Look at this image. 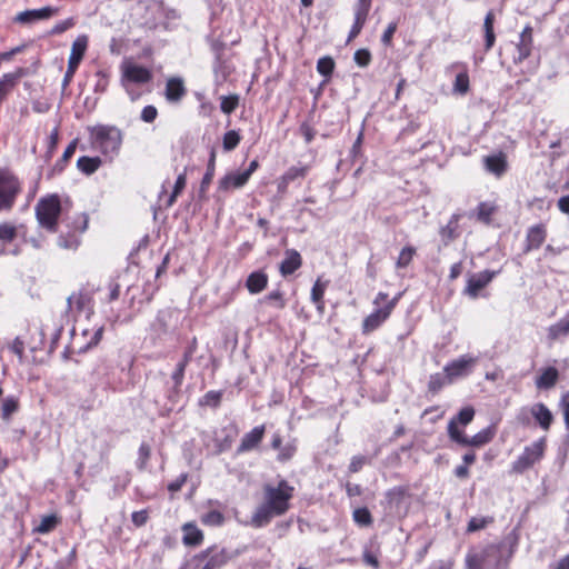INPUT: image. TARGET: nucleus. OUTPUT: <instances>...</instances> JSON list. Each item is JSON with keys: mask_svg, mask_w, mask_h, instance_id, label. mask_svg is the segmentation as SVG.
Returning <instances> with one entry per match:
<instances>
[{"mask_svg": "<svg viewBox=\"0 0 569 569\" xmlns=\"http://www.w3.org/2000/svg\"><path fill=\"white\" fill-rule=\"evenodd\" d=\"M295 488L287 480H280L277 486L263 487V501L251 517L250 525L254 528L267 526L274 517L284 515L290 508Z\"/></svg>", "mask_w": 569, "mask_h": 569, "instance_id": "f257e3e1", "label": "nucleus"}, {"mask_svg": "<svg viewBox=\"0 0 569 569\" xmlns=\"http://www.w3.org/2000/svg\"><path fill=\"white\" fill-rule=\"evenodd\" d=\"M532 39L527 40L526 38L519 39V43L517 44L518 57L516 59L517 62H522L527 58L530 57L532 50Z\"/></svg>", "mask_w": 569, "mask_h": 569, "instance_id": "37998d69", "label": "nucleus"}, {"mask_svg": "<svg viewBox=\"0 0 569 569\" xmlns=\"http://www.w3.org/2000/svg\"><path fill=\"white\" fill-rule=\"evenodd\" d=\"M547 238V228L543 223L531 226L527 230L523 252L528 253L539 249Z\"/></svg>", "mask_w": 569, "mask_h": 569, "instance_id": "ddd939ff", "label": "nucleus"}, {"mask_svg": "<svg viewBox=\"0 0 569 569\" xmlns=\"http://www.w3.org/2000/svg\"><path fill=\"white\" fill-rule=\"evenodd\" d=\"M398 299L399 296L388 300V293L379 292L373 300L375 311L363 319L362 332L369 333L379 328L391 315Z\"/></svg>", "mask_w": 569, "mask_h": 569, "instance_id": "39448f33", "label": "nucleus"}, {"mask_svg": "<svg viewBox=\"0 0 569 569\" xmlns=\"http://www.w3.org/2000/svg\"><path fill=\"white\" fill-rule=\"evenodd\" d=\"M407 495V488L399 486L386 492V501L388 507L398 509Z\"/></svg>", "mask_w": 569, "mask_h": 569, "instance_id": "72a5a7b5", "label": "nucleus"}, {"mask_svg": "<svg viewBox=\"0 0 569 569\" xmlns=\"http://www.w3.org/2000/svg\"><path fill=\"white\" fill-rule=\"evenodd\" d=\"M327 288L326 282H321L319 279L315 282L311 289V300L317 306V309L323 310V295Z\"/></svg>", "mask_w": 569, "mask_h": 569, "instance_id": "e433bc0d", "label": "nucleus"}, {"mask_svg": "<svg viewBox=\"0 0 569 569\" xmlns=\"http://www.w3.org/2000/svg\"><path fill=\"white\" fill-rule=\"evenodd\" d=\"M121 84L130 96L131 100H136L139 96L132 90L131 84H144L152 80L150 69L126 60L121 63Z\"/></svg>", "mask_w": 569, "mask_h": 569, "instance_id": "423d86ee", "label": "nucleus"}, {"mask_svg": "<svg viewBox=\"0 0 569 569\" xmlns=\"http://www.w3.org/2000/svg\"><path fill=\"white\" fill-rule=\"evenodd\" d=\"M240 142V136L237 131L230 130L223 136V149L226 151L233 150Z\"/></svg>", "mask_w": 569, "mask_h": 569, "instance_id": "864d4df0", "label": "nucleus"}, {"mask_svg": "<svg viewBox=\"0 0 569 569\" xmlns=\"http://www.w3.org/2000/svg\"><path fill=\"white\" fill-rule=\"evenodd\" d=\"M88 42L89 39L86 34H80L76 38L71 46V52L69 56L68 64H71L77 68L79 67L80 62L82 61L86 54Z\"/></svg>", "mask_w": 569, "mask_h": 569, "instance_id": "6ab92c4d", "label": "nucleus"}, {"mask_svg": "<svg viewBox=\"0 0 569 569\" xmlns=\"http://www.w3.org/2000/svg\"><path fill=\"white\" fill-rule=\"evenodd\" d=\"M77 149V140H72L68 147L64 149L61 159L56 163V168L60 171L63 170L64 163L69 161V159L73 156Z\"/></svg>", "mask_w": 569, "mask_h": 569, "instance_id": "13d9d810", "label": "nucleus"}, {"mask_svg": "<svg viewBox=\"0 0 569 569\" xmlns=\"http://www.w3.org/2000/svg\"><path fill=\"white\" fill-rule=\"evenodd\" d=\"M239 104V97L237 94L221 97L220 109L223 113H232Z\"/></svg>", "mask_w": 569, "mask_h": 569, "instance_id": "49530a36", "label": "nucleus"}, {"mask_svg": "<svg viewBox=\"0 0 569 569\" xmlns=\"http://www.w3.org/2000/svg\"><path fill=\"white\" fill-rule=\"evenodd\" d=\"M19 408V402L14 397H7L1 407L2 418L6 421H9L11 415L14 413Z\"/></svg>", "mask_w": 569, "mask_h": 569, "instance_id": "c03bdc74", "label": "nucleus"}, {"mask_svg": "<svg viewBox=\"0 0 569 569\" xmlns=\"http://www.w3.org/2000/svg\"><path fill=\"white\" fill-rule=\"evenodd\" d=\"M96 77H97V83H96L94 90L101 91V92L106 91V89L109 84V78H108L107 72H104L102 70H98L96 72Z\"/></svg>", "mask_w": 569, "mask_h": 569, "instance_id": "338daca9", "label": "nucleus"}, {"mask_svg": "<svg viewBox=\"0 0 569 569\" xmlns=\"http://www.w3.org/2000/svg\"><path fill=\"white\" fill-rule=\"evenodd\" d=\"M459 220H460V214L455 213L451 216L448 223L446 226L441 227L439 233H440L441 240L445 244H448L449 242H451L452 240L458 238Z\"/></svg>", "mask_w": 569, "mask_h": 569, "instance_id": "bb28decb", "label": "nucleus"}, {"mask_svg": "<svg viewBox=\"0 0 569 569\" xmlns=\"http://www.w3.org/2000/svg\"><path fill=\"white\" fill-rule=\"evenodd\" d=\"M530 412L543 430H549L553 420V416L545 403H535L531 407Z\"/></svg>", "mask_w": 569, "mask_h": 569, "instance_id": "393cba45", "label": "nucleus"}, {"mask_svg": "<svg viewBox=\"0 0 569 569\" xmlns=\"http://www.w3.org/2000/svg\"><path fill=\"white\" fill-rule=\"evenodd\" d=\"M355 62L361 67H367L371 61V53L367 49H358L353 54Z\"/></svg>", "mask_w": 569, "mask_h": 569, "instance_id": "680f3d73", "label": "nucleus"}, {"mask_svg": "<svg viewBox=\"0 0 569 569\" xmlns=\"http://www.w3.org/2000/svg\"><path fill=\"white\" fill-rule=\"evenodd\" d=\"M138 453H139V458L137 461V466L140 470H143L146 468L147 462L151 455V449H150L149 445H147L146 442L141 443L139 447Z\"/></svg>", "mask_w": 569, "mask_h": 569, "instance_id": "bf43d9fd", "label": "nucleus"}, {"mask_svg": "<svg viewBox=\"0 0 569 569\" xmlns=\"http://www.w3.org/2000/svg\"><path fill=\"white\" fill-rule=\"evenodd\" d=\"M186 94V88L181 78H171L167 81L164 96L170 102L180 101Z\"/></svg>", "mask_w": 569, "mask_h": 569, "instance_id": "a878e982", "label": "nucleus"}, {"mask_svg": "<svg viewBox=\"0 0 569 569\" xmlns=\"http://www.w3.org/2000/svg\"><path fill=\"white\" fill-rule=\"evenodd\" d=\"M207 559L202 569H219L224 566L233 556L227 549H218L216 547L208 548L201 553Z\"/></svg>", "mask_w": 569, "mask_h": 569, "instance_id": "2eb2a0df", "label": "nucleus"}, {"mask_svg": "<svg viewBox=\"0 0 569 569\" xmlns=\"http://www.w3.org/2000/svg\"><path fill=\"white\" fill-rule=\"evenodd\" d=\"M263 301L272 303L278 309H283L286 307V301L283 299L282 293L279 290L271 291L264 296Z\"/></svg>", "mask_w": 569, "mask_h": 569, "instance_id": "4d7b16f0", "label": "nucleus"}, {"mask_svg": "<svg viewBox=\"0 0 569 569\" xmlns=\"http://www.w3.org/2000/svg\"><path fill=\"white\" fill-rule=\"evenodd\" d=\"M89 217L87 213L78 214L72 222V230L68 236L61 234L59 237V246L64 249H76L79 243V234L84 232L88 228Z\"/></svg>", "mask_w": 569, "mask_h": 569, "instance_id": "9b49d317", "label": "nucleus"}, {"mask_svg": "<svg viewBox=\"0 0 569 569\" xmlns=\"http://www.w3.org/2000/svg\"><path fill=\"white\" fill-rule=\"evenodd\" d=\"M367 18L368 17H366V16L355 13V21L349 31L348 42L352 41L355 38H357L360 34V32L367 21Z\"/></svg>", "mask_w": 569, "mask_h": 569, "instance_id": "603ef678", "label": "nucleus"}, {"mask_svg": "<svg viewBox=\"0 0 569 569\" xmlns=\"http://www.w3.org/2000/svg\"><path fill=\"white\" fill-rule=\"evenodd\" d=\"M249 179L242 171H231L224 174L218 182V192H229L242 188Z\"/></svg>", "mask_w": 569, "mask_h": 569, "instance_id": "dca6fc26", "label": "nucleus"}, {"mask_svg": "<svg viewBox=\"0 0 569 569\" xmlns=\"http://www.w3.org/2000/svg\"><path fill=\"white\" fill-rule=\"evenodd\" d=\"M186 368H187V365H184L180 361L177 363L176 369L171 375V379L173 381L174 389H179L181 387L183 378H184Z\"/></svg>", "mask_w": 569, "mask_h": 569, "instance_id": "052dcab7", "label": "nucleus"}, {"mask_svg": "<svg viewBox=\"0 0 569 569\" xmlns=\"http://www.w3.org/2000/svg\"><path fill=\"white\" fill-rule=\"evenodd\" d=\"M448 435L450 439L463 447H482L489 443L496 433L493 427H487L480 430L478 433L472 436L471 438L467 437L453 422L448 423Z\"/></svg>", "mask_w": 569, "mask_h": 569, "instance_id": "1a4fd4ad", "label": "nucleus"}, {"mask_svg": "<svg viewBox=\"0 0 569 569\" xmlns=\"http://www.w3.org/2000/svg\"><path fill=\"white\" fill-rule=\"evenodd\" d=\"M213 71L217 81H224L229 76V71L227 70V67L224 66L219 56H217L216 63L213 66Z\"/></svg>", "mask_w": 569, "mask_h": 569, "instance_id": "0e129e2a", "label": "nucleus"}, {"mask_svg": "<svg viewBox=\"0 0 569 569\" xmlns=\"http://www.w3.org/2000/svg\"><path fill=\"white\" fill-rule=\"evenodd\" d=\"M76 24V20L73 18H68L63 21H60L53 26L50 30V34H61L64 31L71 29Z\"/></svg>", "mask_w": 569, "mask_h": 569, "instance_id": "e2e57ef3", "label": "nucleus"}, {"mask_svg": "<svg viewBox=\"0 0 569 569\" xmlns=\"http://www.w3.org/2000/svg\"><path fill=\"white\" fill-rule=\"evenodd\" d=\"M475 417V409L472 407L462 408L458 415L450 419L449 422H453L458 427V423L462 426L469 425Z\"/></svg>", "mask_w": 569, "mask_h": 569, "instance_id": "79ce46f5", "label": "nucleus"}, {"mask_svg": "<svg viewBox=\"0 0 569 569\" xmlns=\"http://www.w3.org/2000/svg\"><path fill=\"white\" fill-rule=\"evenodd\" d=\"M493 23H495V14L492 11H488L485 20H483V29H485V49L486 51H489L496 41V36L493 31Z\"/></svg>", "mask_w": 569, "mask_h": 569, "instance_id": "7c9ffc66", "label": "nucleus"}, {"mask_svg": "<svg viewBox=\"0 0 569 569\" xmlns=\"http://www.w3.org/2000/svg\"><path fill=\"white\" fill-rule=\"evenodd\" d=\"M546 439L541 438L525 447L522 453L512 462L511 472L521 475L539 462L545 455Z\"/></svg>", "mask_w": 569, "mask_h": 569, "instance_id": "6e6552de", "label": "nucleus"}, {"mask_svg": "<svg viewBox=\"0 0 569 569\" xmlns=\"http://www.w3.org/2000/svg\"><path fill=\"white\" fill-rule=\"evenodd\" d=\"M221 398H222V391L211 390V391H208L203 396L201 403L217 408L221 402Z\"/></svg>", "mask_w": 569, "mask_h": 569, "instance_id": "6e6d98bb", "label": "nucleus"}, {"mask_svg": "<svg viewBox=\"0 0 569 569\" xmlns=\"http://www.w3.org/2000/svg\"><path fill=\"white\" fill-rule=\"evenodd\" d=\"M302 259L298 251L287 250L286 258L281 261L279 270L283 277L292 274L301 267Z\"/></svg>", "mask_w": 569, "mask_h": 569, "instance_id": "412c9836", "label": "nucleus"}, {"mask_svg": "<svg viewBox=\"0 0 569 569\" xmlns=\"http://www.w3.org/2000/svg\"><path fill=\"white\" fill-rule=\"evenodd\" d=\"M19 228L12 222L0 223V241L3 243H11L18 237Z\"/></svg>", "mask_w": 569, "mask_h": 569, "instance_id": "c9c22d12", "label": "nucleus"}, {"mask_svg": "<svg viewBox=\"0 0 569 569\" xmlns=\"http://www.w3.org/2000/svg\"><path fill=\"white\" fill-rule=\"evenodd\" d=\"M502 550L501 543L472 548L466 556V567L467 569H503Z\"/></svg>", "mask_w": 569, "mask_h": 569, "instance_id": "7ed1b4c3", "label": "nucleus"}, {"mask_svg": "<svg viewBox=\"0 0 569 569\" xmlns=\"http://www.w3.org/2000/svg\"><path fill=\"white\" fill-rule=\"evenodd\" d=\"M309 168L307 166L303 167H290L282 177L288 181L292 182L296 179H303L308 173Z\"/></svg>", "mask_w": 569, "mask_h": 569, "instance_id": "de8ad7c7", "label": "nucleus"}, {"mask_svg": "<svg viewBox=\"0 0 569 569\" xmlns=\"http://www.w3.org/2000/svg\"><path fill=\"white\" fill-rule=\"evenodd\" d=\"M214 171H216V150L212 148L210 150V157L208 160L206 173L200 183V190H199L200 196H202L207 192L210 183L212 182Z\"/></svg>", "mask_w": 569, "mask_h": 569, "instance_id": "c756f323", "label": "nucleus"}, {"mask_svg": "<svg viewBox=\"0 0 569 569\" xmlns=\"http://www.w3.org/2000/svg\"><path fill=\"white\" fill-rule=\"evenodd\" d=\"M24 74L26 70L23 68H18L16 71L4 73L0 78V102L14 89Z\"/></svg>", "mask_w": 569, "mask_h": 569, "instance_id": "f3484780", "label": "nucleus"}, {"mask_svg": "<svg viewBox=\"0 0 569 569\" xmlns=\"http://www.w3.org/2000/svg\"><path fill=\"white\" fill-rule=\"evenodd\" d=\"M489 522V520L487 518H483V517H473L469 520L468 522V527H467V530L469 532H473V531H477V530H480V529H483L487 523Z\"/></svg>", "mask_w": 569, "mask_h": 569, "instance_id": "69168bd1", "label": "nucleus"}, {"mask_svg": "<svg viewBox=\"0 0 569 569\" xmlns=\"http://www.w3.org/2000/svg\"><path fill=\"white\" fill-rule=\"evenodd\" d=\"M452 381H449L448 375L443 371V373H435L430 376L428 388L431 392L436 393L438 392L443 386L451 383Z\"/></svg>", "mask_w": 569, "mask_h": 569, "instance_id": "ea45409f", "label": "nucleus"}, {"mask_svg": "<svg viewBox=\"0 0 569 569\" xmlns=\"http://www.w3.org/2000/svg\"><path fill=\"white\" fill-rule=\"evenodd\" d=\"M559 380V371L555 367H546L540 370L536 377L535 385L539 390H549L553 388Z\"/></svg>", "mask_w": 569, "mask_h": 569, "instance_id": "a211bd4d", "label": "nucleus"}, {"mask_svg": "<svg viewBox=\"0 0 569 569\" xmlns=\"http://www.w3.org/2000/svg\"><path fill=\"white\" fill-rule=\"evenodd\" d=\"M59 13V8L47 6L40 9H31L14 16L13 22L19 24H32L41 20H48Z\"/></svg>", "mask_w": 569, "mask_h": 569, "instance_id": "f8f14e48", "label": "nucleus"}, {"mask_svg": "<svg viewBox=\"0 0 569 569\" xmlns=\"http://www.w3.org/2000/svg\"><path fill=\"white\" fill-rule=\"evenodd\" d=\"M353 520L359 526L368 527L372 523V517L367 508H358L352 513Z\"/></svg>", "mask_w": 569, "mask_h": 569, "instance_id": "8fccbe9b", "label": "nucleus"}, {"mask_svg": "<svg viewBox=\"0 0 569 569\" xmlns=\"http://www.w3.org/2000/svg\"><path fill=\"white\" fill-rule=\"evenodd\" d=\"M34 210L40 227L49 232H57L58 219L62 211L60 197L56 193L42 197L36 204Z\"/></svg>", "mask_w": 569, "mask_h": 569, "instance_id": "20e7f679", "label": "nucleus"}, {"mask_svg": "<svg viewBox=\"0 0 569 569\" xmlns=\"http://www.w3.org/2000/svg\"><path fill=\"white\" fill-rule=\"evenodd\" d=\"M469 90V76L467 72H460L456 76L453 91L460 94L467 93Z\"/></svg>", "mask_w": 569, "mask_h": 569, "instance_id": "3c124183", "label": "nucleus"}, {"mask_svg": "<svg viewBox=\"0 0 569 569\" xmlns=\"http://www.w3.org/2000/svg\"><path fill=\"white\" fill-rule=\"evenodd\" d=\"M335 66L336 63L333 59L329 56H326L318 60L317 71L328 80L335 70Z\"/></svg>", "mask_w": 569, "mask_h": 569, "instance_id": "a19ab883", "label": "nucleus"}, {"mask_svg": "<svg viewBox=\"0 0 569 569\" xmlns=\"http://www.w3.org/2000/svg\"><path fill=\"white\" fill-rule=\"evenodd\" d=\"M560 406L562 408L566 427L569 428V391L561 397Z\"/></svg>", "mask_w": 569, "mask_h": 569, "instance_id": "774afa93", "label": "nucleus"}, {"mask_svg": "<svg viewBox=\"0 0 569 569\" xmlns=\"http://www.w3.org/2000/svg\"><path fill=\"white\" fill-rule=\"evenodd\" d=\"M90 134V142L96 150H99L103 156L111 160L118 156L123 134L122 131L111 124H96L88 128Z\"/></svg>", "mask_w": 569, "mask_h": 569, "instance_id": "f03ea898", "label": "nucleus"}, {"mask_svg": "<svg viewBox=\"0 0 569 569\" xmlns=\"http://www.w3.org/2000/svg\"><path fill=\"white\" fill-rule=\"evenodd\" d=\"M168 311H159L154 321L151 325V330L156 333L157 337H161L169 331L168 320H169Z\"/></svg>", "mask_w": 569, "mask_h": 569, "instance_id": "f704fd0d", "label": "nucleus"}, {"mask_svg": "<svg viewBox=\"0 0 569 569\" xmlns=\"http://www.w3.org/2000/svg\"><path fill=\"white\" fill-rule=\"evenodd\" d=\"M182 542L187 547H197L203 541V532L194 522H187L182 526Z\"/></svg>", "mask_w": 569, "mask_h": 569, "instance_id": "4be33fe9", "label": "nucleus"}, {"mask_svg": "<svg viewBox=\"0 0 569 569\" xmlns=\"http://www.w3.org/2000/svg\"><path fill=\"white\" fill-rule=\"evenodd\" d=\"M103 328L99 327L93 330L91 338L84 345L79 346L78 352H86L90 348L97 346L102 338Z\"/></svg>", "mask_w": 569, "mask_h": 569, "instance_id": "5fc2aeb1", "label": "nucleus"}, {"mask_svg": "<svg viewBox=\"0 0 569 569\" xmlns=\"http://www.w3.org/2000/svg\"><path fill=\"white\" fill-rule=\"evenodd\" d=\"M101 163L102 161L99 157H80L77 161V167L81 172L92 174L100 168Z\"/></svg>", "mask_w": 569, "mask_h": 569, "instance_id": "473e14b6", "label": "nucleus"}, {"mask_svg": "<svg viewBox=\"0 0 569 569\" xmlns=\"http://www.w3.org/2000/svg\"><path fill=\"white\" fill-rule=\"evenodd\" d=\"M20 192L19 179L8 170H0V212L11 211Z\"/></svg>", "mask_w": 569, "mask_h": 569, "instance_id": "0eeeda50", "label": "nucleus"}, {"mask_svg": "<svg viewBox=\"0 0 569 569\" xmlns=\"http://www.w3.org/2000/svg\"><path fill=\"white\" fill-rule=\"evenodd\" d=\"M498 273V271L485 270L469 277L465 292L471 298H476L479 291L483 289Z\"/></svg>", "mask_w": 569, "mask_h": 569, "instance_id": "4468645a", "label": "nucleus"}, {"mask_svg": "<svg viewBox=\"0 0 569 569\" xmlns=\"http://www.w3.org/2000/svg\"><path fill=\"white\" fill-rule=\"evenodd\" d=\"M569 335V312L558 322L551 325L547 330L548 339L556 341Z\"/></svg>", "mask_w": 569, "mask_h": 569, "instance_id": "c85d7f7f", "label": "nucleus"}, {"mask_svg": "<svg viewBox=\"0 0 569 569\" xmlns=\"http://www.w3.org/2000/svg\"><path fill=\"white\" fill-rule=\"evenodd\" d=\"M59 520L54 515H47L41 518L40 523L36 527L34 531L38 533H49L58 525Z\"/></svg>", "mask_w": 569, "mask_h": 569, "instance_id": "58836bf2", "label": "nucleus"}, {"mask_svg": "<svg viewBox=\"0 0 569 569\" xmlns=\"http://www.w3.org/2000/svg\"><path fill=\"white\" fill-rule=\"evenodd\" d=\"M264 426L254 427L251 431L247 432L238 447L239 452H244L254 449L263 439Z\"/></svg>", "mask_w": 569, "mask_h": 569, "instance_id": "aec40b11", "label": "nucleus"}, {"mask_svg": "<svg viewBox=\"0 0 569 569\" xmlns=\"http://www.w3.org/2000/svg\"><path fill=\"white\" fill-rule=\"evenodd\" d=\"M267 286L268 274L261 270L251 272L246 280V288L251 295L260 293Z\"/></svg>", "mask_w": 569, "mask_h": 569, "instance_id": "5701e85b", "label": "nucleus"}, {"mask_svg": "<svg viewBox=\"0 0 569 569\" xmlns=\"http://www.w3.org/2000/svg\"><path fill=\"white\" fill-rule=\"evenodd\" d=\"M68 308L70 311H86L91 309V298L88 293L77 292L72 293L68 300Z\"/></svg>", "mask_w": 569, "mask_h": 569, "instance_id": "cd10ccee", "label": "nucleus"}, {"mask_svg": "<svg viewBox=\"0 0 569 569\" xmlns=\"http://www.w3.org/2000/svg\"><path fill=\"white\" fill-rule=\"evenodd\" d=\"M415 254H416L415 247H412V246L403 247L398 256L397 261H396V268H398V269L407 268L411 263Z\"/></svg>", "mask_w": 569, "mask_h": 569, "instance_id": "4c0bfd02", "label": "nucleus"}, {"mask_svg": "<svg viewBox=\"0 0 569 569\" xmlns=\"http://www.w3.org/2000/svg\"><path fill=\"white\" fill-rule=\"evenodd\" d=\"M201 521L207 526H221L224 521V516L218 510H211L201 516Z\"/></svg>", "mask_w": 569, "mask_h": 569, "instance_id": "09e8293b", "label": "nucleus"}, {"mask_svg": "<svg viewBox=\"0 0 569 569\" xmlns=\"http://www.w3.org/2000/svg\"><path fill=\"white\" fill-rule=\"evenodd\" d=\"M483 163L486 170L497 177L502 176L507 170V159L502 152L485 157Z\"/></svg>", "mask_w": 569, "mask_h": 569, "instance_id": "b1692460", "label": "nucleus"}, {"mask_svg": "<svg viewBox=\"0 0 569 569\" xmlns=\"http://www.w3.org/2000/svg\"><path fill=\"white\" fill-rule=\"evenodd\" d=\"M186 183H187V177H186V171H184L177 177L172 193L170 194V197L168 199L167 207H171L176 202L177 197L182 192V190L186 187Z\"/></svg>", "mask_w": 569, "mask_h": 569, "instance_id": "a18cd8bd", "label": "nucleus"}, {"mask_svg": "<svg viewBox=\"0 0 569 569\" xmlns=\"http://www.w3.org/2000/svg\"><path fill=\"white\" fill-rule=\"evenodd\" d=\"M477 362V357L463 355L458 359L448 362L445 366L443 371L448 375L449 381H453L455 379L470 375Z\"/></svg>", "mask_w": 569, "mask_h": 569, "instance_id": "9d476101", "label": "nucleus"}, {"mask_svg": "<svg viewBox=\"0 0 569 569\" xmlns=\"http://www.w3.org/2000/svg\"><path fill=\"white\" fill-rule=\"evenodd\" d=\"M497 212V206L491 202H480L476 210L475 216L478 221L489 224L491 222V216Z\"/></svg>", "mask_w": 569, "mask_h": 569, "instance_id": "2f4dec72", "label": "nucleus"}]
</instances>
